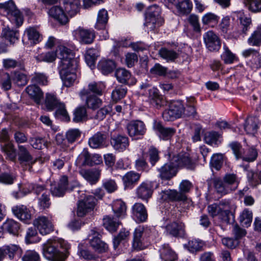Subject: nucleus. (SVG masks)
<instances>
[{
	"mask_svg": "<svg viewBox=\"0 0 261 261\" xmlns=\"http://www.w3.org/2000/svg\"><path fill=\"white\" fill-rule=\"evenodd\" d=\"M57 55L61 60L59 73L64 85L71 86L77 78L78 61L74 58L72 50L64 45H59L56 52L48 51L42 53L35 58L38 62L51 63L55 61Z\"/></svg>",
	"mask_w": 261,
	"mask_h": 261,
	"instance_id": "nucleus-1",
	"label": "nucleus"
},
{
	"mask_svg": "<svg viewBox=\"0 0 261 261\" xmlns=\"http://www.w3.org/2000/svg\"><path fill=\"white\" fill-rule=\"evenodd\" d=\"M69 248V245L63 239H50L43 245V254L49 260L64 261Z\"/></svg>",
	"mask_w": 261,
	"mask_h": 261,
	"instance_id": "nucleus-2",
	"label": "nucleus"
},
{
	"mask_svg": "<svg viewBox=\"0 0 261 261\" xmlns=\"http://www.w3.org/2000/svg\"><path fill=\"white\" fill-rule=\"evenodd\" d=\"M0 13L6 15L10 21L17 27L20 26L23 23L22 15L12 1L0 3Z\"/></svg>",
	"mask_w": 261,
	"mask_h": 261,
	"instance_id": "nucleus-3",
	"label": "nucleus"
},
{
	"mask_svg": "<svg viewBox=\"0 0 261 261\" xmlns=\"http://www.w3.org/2000/svg\"><path fill=\"white\" fill-rule=\"evenodd\" d=\"M230 202L229 200L223 199L207 206L208 213L212 217L218 216L221 219L227 217L230 212Z\"/></svg>",
	"mask_w": 261,
	"mask_h": 261,
	"instance_id": "nucleus-4",
	"label": "nucleus"
},
{
	"mask_svg": "<svg viewBox=\"0 0 261 261\" xmlns=\"http://www.w3.org/2000/svg\"><path fill=\"white\" fill-rule=\"evenodd\" d=\"M185 108L181 101H174L170 103L169 109L164 111L163 118L166 121H172L181 117L184 114Z\"/></svg>",
	"mask_w": 261,
	"mask_h": 261,
	"instance_id": "nucleus-5",
	"label": "nucleus"
},
{
	"mask_svg": "<svg viewBox=\"0 0 261 261\" xmlns=\"http://www.w3.org/2000/svg\"><path fill=\"white\" fill-rule=\"evenodd\" d=\"M99 236L100 234L97 229L93 228L90 231L88 239L92 248L98 253H102L107 250L108 247L107 244L100 240Z\"/></svg>",
	"mask_w": 261,
	"mask_h": 261,
	"instance_id": "nucleus-6",
	"label": "nucleus"
},
{
	"mask_svg": "<svg viewBox=\"0 0 261 261\" xmlns=\"http://www.w3.org/2000/svg\"><path fill=\"white\" fill-rule=\"evenodd\" d=\"M73 37L75 39L83 44L92 43L95 37L93 30L79 27L72 32Z\"/></svg>",
	"mask_w": 261,
	"mask_h": 261,
	"instance_id": "nucleus-7",
	"label": "nucleus"
},
{
	"mask_svg": "<svg viewBox=\"0 0 261 261\" xmlns=\"http://www.w3.org/2000/svg\"><path fill=\"white\" fill-rule=\"evenodd\" d=\"M96 200L91 195L84 197L83 199L79 200L76 214L79 217H83L87 213L93 209L95 205Z\"/></svg>",
	"mask_w": 261,
	"mask_h": 261,
	"instance_id": "nucleus-8",
	"label": "nucleus"
},
{
	"mask_svg": "<svg viewBox=\"0 0 261 261\" xmlns=\"http://www.w3.org/2000/svg\"><path fill=\"white\" fill-rule=\"evenodd\" d=\"M126 129L129 137L139 138L145 135L146 128L145 124L142 121L134 120L129 122L126 125Z\"/></svg>",
	"mask_w": 261,
	"mask_h": 261,
	"instance_id": "nucleus-9",
	"label": "nucleus"
},
{
	"mask_svg": "<svg viewBox=\"0 0 261 261\" xmlns=\"http://www.w3.org/2000/svg\"><path fill=\"white\" fill-rule=\"evenodd\" d=\"M33 224L42 235L49 234L54 230V226L51 221L44 216L36 218L33 222Z\"/></svg>",
	"mask_w": 261,
	"mask_h": 261,
	"instance_id": "nucleus-10",
	"label": "nucleus"
},
{
	"mask_svg": "<svg viewBox=\"0 0 261 261\" xmlns=\"http://www.w3.org/2000/svg\"><path fill=\"white\" fill-rule=\"evenodd\" d=\"M73 187L68 183V178L66 176H62L57 184L51 185L50 191L53 196L61 197L64 195L68 189L72 190Z\"/></svg>",
	"mask_w": 261,
	"mask_h": 261,
	"instance_id": "nucleus-11",
	"label": "nucleus"
},
{
	"mask_svg": "<svg viewBox=\"0 0 261 261\" xmlns=\"http://www.w3.org/2000/svg\"><path fill=\"white\" fill-rule=\"evenodd\" d=\"M167 234L174 237H182L185 234V224L180 221H173L165 227Z\"/></svg>",
	"mask_w": 261,
	"mask_h": 261,
	"instance_id": "nucleus-12",
	"label": "nucleus"
},
{
	"mask_svg": "<svg viewBox=\"0 0 261 261\" xmlns=\"http://www.w3.org/2000/svg\"><path fill=\"white\" fill-rule=\"evenodd\" d=\"M153 128L159 137L164 140H167L170 139L176 133L175 128L164 127L161 122L156 120L154 121Z\"/></svg>",
	"mask_w": 261,
	"mask_h": 261,
	"instance_id": "nucleus-13",
	"label": "nucleus"
},
{
	"mask_svg": "<svg viewBox=\"0 0 261 261\" xmlns=\"http://www.w3.org/2000/svg\"><path fill=\"white\" fill-rule=\"evenodd\" d=\"M206 47L210 51H217L221 46V43L217 35L213 31H208L203 36Z\"/></svg>",
	"mask_w": 261,
	"mask_h": 261,
	"instance_id": "nucleus-14",
	"label": "nucleus"
},
{
	"mask_svg": "<svg viewBox=\"0 0 261 261\" xmlns=\"http://www.w3.org/2000/svg\"><path fill=\"white\" fill-rule=\"evenodd\" d=\"M111 144L115 150L123 152L129 147V139L126 136L121 135L113 136L111 140Z\"/></svg>",
	"mask_w": 261,
	"mask_h": 261,
	"instance_id": "nucleus-15",
	"label": "nucleus"
},
{
	"mask_svg": "<svg viewBox=\"0 0 261 261\" xmlns=\"http://www.w3.org/2000/svg\"><path fill=\"white\" fill-rule=\"evenodd\" d=\"M159 176L163 180H169L174 177L177 172L176 167L173 162L165 164L158 169Z\"/></svg>",
	"mask_w": 261,
	"mask_h": 261,
	"instance_id": "nucleus-16",
	"label": "nucleus"
},
{
	"mask_svg": "<svg viewBox=\"0 0 261 261\" xmlns=\"http://www.w3.org/2000/svg\"><path fill=\"white\" fill-rule=\"evenodd\" d=\"M148 100L151 105L157 109L164 107L167 103L165 98L155 88H152L148 90Z\"/></svg>",
	"mask_w": 261,
	"mask_h": 261,
	"instance_id": "nucleus-17",
	"label": "nucleus"
},
{
	"mask_svg": "<svg viewBox=\"0 0 261 261\" xmlns=\"http://www.w3.org/2000/svg\"><path fill=\"white\" fill-rule=\"evenodd\" d=\"M160 11L159 8L156 5L151 6L148 9L145 25L150 31L153 30L155 28L156 17L159 15Z\"/></svg>",
	"mask_w": 261,
	"mask_h": 261,
	"instance_id": "nucleus-18",
	"label": "nucleus"
},
{
	"mask_svg": "<svg viewBox=\"0 0 261 261\" xmlns=\"http://www.w3.org/2000/svg\"><path fill=\"white\" fill-rule=\"evenodd\" d=\"M115 76L118 82L121 83L133 85L136 83V79L125 68L117 69L115 72Z\"/></svg>",
	"mask_w": 261,
	"mask_h": 261,
	"instance_id": "nucleus-19",
	"label": "nucleus"
},
{
	"mask_svg": "<svg viewBox=\"0 0 261 261\" xmlns=\"http://www.w3.org/2000/svg\"><path fill=\"white\" fill-rule=\"evenodd\" d=\"M101 171L98 169H82L80 175L91 185L95 184L99 180Z\"/></svg>",
	"mask_w": 261,
	"mask_h": 261,
	"instance_id": "nucleus-20",
	"label": "nucleus"
},
{
	"mask_svg": "<svg viewBox=\"0 0 261 261\" xmlns=\"http://www.w3.org/2000/svg\"><path fill=\"white\" fill-rule=\"evenodd\" d=\"M27 40V43L31 45L38 43L41 41V36L39 32L34 27L27 28L24 33L23 41Z\"/></svg>",
	"mask_w": 261,
	"mask_h": 261,
	"instance_id": "nucleus-21",
	"label": "nucleus"
},
{
	"mask_svg": "<svg viewBox=\"0 0 261 261\" xmlns=\"http://www.w3.org/2000/svg\"><path fill=\"white\" fill-rule=\"evenodd\" d=\"M161 198L163 200L172 201H185L187 196L185 194L178 192L176 190H168L163 191L161 193Z\"/></svg>",
	"mask_w": 261,
	"mask_h": 261,
	"instance_id": "nucleus-22",
	"label": "nucleus"
},
{
	"mask_svg": "<svg viewBox=\"0 0 261 261\" xmlns=\"http://www.w3.org/2000/svg\"><path fill=\"white\" fill-rule=\"evenodd\" d=\"M64 4L65 11L70 17L74 16L80 11V0H64Z\"/></svg>",
	"mask_w": 261,
	"mask_h": 261,
	"instance_id": "nucleus-23",
	"label": "nucleus"
},
{
	"mask_svg": "<svg viewBox=\"0 0 261 261\" xmlns=\"http://www.w3.org/2000/svg\"><path fill=\"white\" fill-rule=\"evenodd\" d=\"M152 193V186L150 182H143L137 189L138 197L144 200H147L148 198H150Z\"/></svg>",
	"mask_w": 261,
	"mask_h": 261,
	"instance_id": "nucleus-24",
	"label": "nucleus"
},
{
	"mask_svg": "<svg viewBox=\"0 0 261 261\" xmlns=\"http://www.w3.org/2000/svg\"><path fill=\"white\" fill-rule=\"evenodd\" d=\"M48 14L62 24H65L68 21V17L63 9L60 6L51 7L48 11Z\"/></svg>",
	"mask_w": 261,
	"mask_h": 261,
	"instance_id": "nucleus-25",
	"label": "nucleus"
},
{
	"mask_svg": "<svg viewBox=\"0 0 261 261\" xmlns=\"http://www.w3.org/2000/svg\"><path fill=\"white\" fill-rule=\"evenodd\" d=\"M173 160L176 162L174 163L176 167L185 166L190 169L194 168V163L187 153L179 154L177 156H174Z\"/></svg>",
	"mask_w": 261,
	"mask_h": 261,
	"instance_id": "nucleus-26",
	"label": "nucleus"
},
{
	"mask_svg": "<svg viewBox=\"0 0 261 261\" xmlns=\"http://www.w3.org/2000/svg\"><path fill=\"white\" fill-rule=\"evenodd\" d=\"M132 213L133 216L139 222H144L147 218L146 209L142 203H135L132 207Z\"/></svg>",
	"mask_w": 261,
	"mask_h": 261,
	"instance_id": "nucleus-27",
	"label": "nucleus"
},
{
	"mask_svg": "<svg viewBox=\"0 0 261 261\" xmlns=\"http://www.w3.org/2000/svg\"><path fill=\"white\" fill-rule=\"evenodd\" d=\"M107 139V135L105 133L97 132L89 139L88 143L90 147L96 149L103 146Z\"/></svg>",
	"mask_w": 261,
	"mask_h": 261,
	"instance_id": "nucleus-28",
	"label": "nucleus"
},
{
	"mask_svg": "<svg viewBox=\"0 0 261 261\" xmlns=\"http://www.w3.org/2000/svg\"><path fill=\"white\" fill-rule=\"evenodd\" d=\"M140 178V174L135 171L127 172L123 177L122 181L125 188H132Z\"/></svg>",
	"mask_w": 261,
	"mask_h": 261,
	"instance_id": "nucleus-29",
	"label": "nucleus"
},
{
	"mask_svg": "<svg viewBox=\"0 0 261 261\" xmlns=\"http://www.w3.org/2000/svg\"><path fill=\"white\" fill-rule=\"evenodd\" d=\"M14 214L21 221L29 223L31 218L29 210L24 205L16 206L12 208Z\"/></svg>",
	"mask_w": 261,
	"mask_h": 261,
	"instance_id": "nucleus-30",
	"label": "nucleus"
},
{
	"mask_svg": "<svg viewBox=\"0 0 261 261\" xmlns=\"http://www.w3.org/2000/svg\"><path fill=\"white\" fill-rule=\"evenodd\" d=\"M25 91L30 97L37 104H39L43 98V93L42 91L39 87L35 85L28 86Z\"/></svg>",
	"mask_w": 261,
	"mask_h": 261,
	"instance_id": "nucleus-31",
	"label": "nucleus"
},
{
	"mask_svg": "<svg viewBox=\"0 0 261 261\" xmlns=\"http://www.w3.org/2000/svg\"><path fill=\"white\" fill-rule=\"evenodd\" d=\"M242 55L245 58H251V59L248 62V64L252 68H256L253 65V63L255 62L257 63L258 61L261 59L259 51L252 48L243 50Z\"/></svg>",
	"mask_w": 261,
	"mask_h": 261,
	"instance_id": "nucleus-32",
	"label": "nucleus"
},
{
	"mask_svg": "<svg viewBox=\"0 0 261 261\" xmlns=\"http://www.w3.org/2000/svg\"><path fill=\"white\" fill-rule=\"evenodd\" d=\"M160 257L164 261H174L177 255L168 244H164L160 249Z\"/></svg>",
	"mask_w": 261,
	"mask_h": 261,
	"instance_id": "nucleus-33",
	"label": "nucleus"
},
{
	"mask_svg": "<svg viewBox=\"0 0 261 261\" xmlns=\"http://www.w3.org/2000/svg\"><path fill=\"white\" fill-rule=\"evenodd\" d=\"M258 119L256 117H248L244 123V129L246 132L250 135L255 134L258 129Z\"/></svg>",
	"mask_w": 261,
	"mask_h": 261,
	"instance_id": "nucleus-34",
	"label": "nucleus"
},
{
	"mask_svg": "<svg viewBox=\"0 0 261 261\" xmlns=\"http://www.w3.org/2000/svg\"><path fill=\"white\" fill-rule=\"evenodd\" d=\"M18 160L22 165L33 164L35 162L25 147L20 145L18 146Z\"/></svg>",
	"mask_w": 261,
	"mask_h": 261,
	"instance_id": "nucleus-35",
	"label": "nucleus"
},
{
	"mask_svg": "<svg viewBox=\"0 0 261 261\" xmlns=\"http://www.w3.org/2000/svg\"><path fill=\"white\" fill-rule=\"evenodd\" d=\"M112 210L115 216L118 219L123 218L126 215V206L125 203L121 200L114 201Z\"/></svg>",
	"mask_w": 261,
	"mask_h": 261,
	"instance_id": "nucleus-36",
	"label": "nucleus"
},
{
	"mask_svg": "<svg viewBox=\"0 0 261 261\" xmlns=\"http://www.w3.org/2000/svg\"><path fill=\"white\" fill-rule=\"evenodd\" d=\"M110 216H106L103 218V225L104 227L110 232H115L117 230L120 222L117 219Z\"/></svg>",
	"mask_w": 261,
	"mask_h": 261,
	"instance_id": "nucleus-37",
	"label": "nucleus"
},
{
	"mask_svg": "<svg viewBox=\"0 0 261 261\" xmlns=\"http://www.w3.org/2000/svg\"><path fill=\"white\" fill-rule=\"evenodd\" d=\"M258 156V150L255 146H248L244 151L242 159L247 162L255 161Z\"/></svg>",
	"mask_w": 261,
	"mask_h": 261,
	"instance_id": "nucleus-38",
	"label": "nucleus"
},
{
	"mask_svg": "<svg viewBox=\"0 0 261 261\" xmlns=\"http://www.w3.org/2000/svg\"><path fill=\"white\" fill-rule=\"evenodd\" d=\"M108 12L105 9H101L98 12L96 22L95 25V29L97 30L104 29L108 20Z\"/></svg>",
	"mask_w": 261,
	"mask_h": 261,
	"instance_id": "nucleus-39",
	"label": "nucleus"
},
{
	"mask_svg": "<svg viewBox=\"0 0 261 261\" xmlns=\"http://www.w3.org/2000/svg\"><path fill=\"white\" fill-rule=\"evenodd\" d=\"M115 67V63L112 60L103 59L98 64V69L104 74H107L112 72Z\"/></svg>",
	"mask_w": 261,
	"mask_h": 261,
	"instance_id": "nucleus-40",
	"label": "nucleus"
},
{
	"mask_svg": "<svg viewBox=\"0 0 261 261\" xmlns=\"http://www.w3.org/2000/svg\"><path fill=\"white\" fill-rule=\"evenodd\" d=\"M2 229L4 231L16 235L19 229V224L18 222L12 219H8L3 223Z\"/></svg>",
	"mask_w": 261,
	"mask_h": 261,
	"instance_id": "nucleus-41",
	"label": "nucleus"
},
{
	"mask_svg": "<svg viewBox=\"0 0 261 261\" xmlns=\"http://www.w3.org/2000/svg\"><path fill=\"white\" fill-rule=\"evenodd\" d=\"M6 255L7 254L10 259L14 258L15 255L20 256L22 254L21 249L17 245L10 244L3 246Z\"/></svg>",
	"mask_w": 261,
	"mask_h": 261,
	"instance_id": "nucleus-42",
	"label": "nucleus"
},
{
	"mask_svg": "<svg viewBox=\"0 0 261 261\" xmlns=\"http://www.w3.org/2000/svg\"><path fill=\"white\" fill-rule=\"evenodd\" d=\"M253 218V214L248 209H244L239 217V221L244 227H248L250 225Z\"/></svg>",
	"mask_w": 261,
	"mask_h": 261,
	"instance_id": "nucleus-43",
	"label": "nucleus"
},
{
	"mask_svg": "<svg viewBox=\"0 0 261 261\" xmlns=\"http://www.w3.org/2000/svg\"><path fill=\"white\" fill-rule=\"evenodd\" d=\"M245 7L253 13L261 12V0H243Z\"/></svg>",
	"mask_w": 261,
	"mask_h": 261,
	"instance_id": "nucleus-44",
	"label": "nucleus"
},
{
	"mask_svg": "<svg viewBox=\"0 0 261 261\" xmlns=\"http://www.w3.org/2000/svg\"><path fill=\"white\" fill-rule=\"evenodd\" d=\"M76 164L79 166L91 165V155L86 149H84L79 154L76 160Z\"/></svg>",
	"mask_w": 261,
	"mask_h": 261,
	"instance_id": "nucleus-45",
	"label": "nucleus"
},
{
	"mask_svg": "<svg viewBox=\"0 0 261 261\" xmlns=\"http://www.w3.org/2000/svg\"><path fill=\"white\" fill-rule=\"evenodd\" d=\"M2 36L11 43H14L18 40V32L7 27L3 29Z\"/></svg>",
	"mask_w": 261,
	"mask_h": 261,
	"instance_id": "nucleus-46",
	"label": "nucleus"
},
{
	"mask_svg": "<svg viewBox=\"0 0 261 261\" xmlns=\"http://www.w3.org/2000/svg\"><path fill=\"white\" fill-rule=\"evenodd\" d=\"M204 243L199 239H192L190 240L186 247L188 250L192 253L200 251L202 249Z\"/></svg>",
	"mask_w": 261,
	"mask_h": 261,
	"instance_id": "nucleus-47",
	"label": "nucleus"
},
{
	"mask_svg": "<svg viewBox=\"0 0 261 261\" xmlns=\"http://www.w3.org/2000/svg\"><path fill=\"white\" fill-rule=\"evenodd\" d=\"M214 185L217 192L221 195H225L232 190L231 188L219 179L216 178L214 180Z\"/></svg>",
	"mask_w": 261,
	"mask_h": 261,
	"instance_id": "nucleus-48",
	"label": "nucleus"
},
{
	"mask_svg": "<svg viewBox=\"0 0 261 261\" xmlns=\"http://www.w3.org/2000/svg\"><path fill=\"white\" fill-rule=\"evenodd\" d=\"M159 54L161 58L167 61H173L178 57V54L175 51L165 47L161 48Z\"/></svg>",
	"mask_w": 261,
	"mask_h": 261,
	"instance_id": "nucleus-49",
	"label": "nucleus"
},
{
	"mask_svg": "<svg viewBox=\"0 0 261 261\" xmlns=\"http://www.w3.org/2000/svg\"><path fill=\"white\" fill-rule=\"evenodd\" d=\"M193 7V5L190 0H184L176 5L178 12L181 14H189Z\"/></svg>",
	"mask_w": 261,
	"mask_h": 261,
	"instance_id": "nucleus-50",
	"label": "nucleus"
},
{
	"mask_svg": "<svg viewBox=\"0 0 261 261\" xmlns=\"http://www.w3.org/2000/svg\"><path fill=\"white\" fill-rule=\"evenodd\" d=\"M2 149L10 160H13L16 156V150L11 142H8L2 145Z\"/></svg>",
	"mask_w": 261,
	"mask_h": 261,
	"instance_id": "nucleus-51",
	"label": "nucleus"
},
{
	"mask_svg": "<svg viewBox=\"0 0 261 261\" xmlns=\"http://www.w3.org/2000/svg\"><path fill=\"white\" fill-rule=\"evenodd\" d=\"M96 50L95 49L90 48L87 50L85 55L86 62L91 68L95 67L96 60Z\"/></svg>",
	"mask_w": 261,
	"mask_h": 261,
	"instance_id": "nucleus-52",
	"label": "nucleus"
},
{
	"mask_svg": "<svg viewBox=\"0 0 261 261\" xmlns=\"http://www.w3.org/2000/svg\"><path fill=\"white\" fill-rule=\"evenodd\" d=\"M38 204L39 208L44 210L48 208L51 204L49 194L47 192H43L41 196L38 198Z\"/></svg>",
	"mask_w": 261,
	"mask_h": 261,
	"instance_id": "nucleus-53",
	"label": "nucleus"
},
{
	"mask_svg": "<svg viewBox=\"0 0 261 261\" xmlns=\"http://www.w3.org/2000/svg\"><path fill=\"white\" fill-rule=\"evenodd\" d=\"M127 92V89L122 86L116 87L112 91V98L115 101H117L123 98Z\"/></svg>",
	"mask_w": 261,
	"mask_h": 261,
	"instance_id": "nucleus-54",
	"label": "nucleus"
},
{
	"mask_svg": "<svg viewBox=\"0 0 261 261\" xmlns=\"http://www.w3.org/2000/svg\"><path fill=\"white\" fill-rule=\"evenodd\" d=\"M55 95L47 93L46 95L45 106L48 110H53L61 103Z\"/></svg>",
	"mask_w": 261,
	"mask_h": 261,
	"instance_id": "nucleus-55",
	"label": "nucleus"
},
{
	"mask_svg": "<svg viewBox=\"0 0 261 261\" xmlns=\"http://www.w3.org/2000/svg\"><path fill=\"white\" fill-rule=\"evenodd\" d=\"M247 42L251 46L261 45V33L256 29L248 38Z\"/></svg>",
	"mask_w": 261,
	"mask_h": 261,
	"instance_id": "nucleus-56",
	"label": "nucleus"
},
{
	"mask_svg": "<svg viewBox=\"0 0 261 261\" xmlns=\"http://www.w3.org/2000/svg\"><path fill=\"white\" fill-rule=\"evenodd\" d=\"M25 240L27 244L35 243L40 241V239L37 236V232L36 229L30 228L28 229Z\"/></svg>",
	"mask_w": 261,
	"mask_h": 261,
	"instance_id": "nucleus-57",
	"label": "nucleus"
},
{
	"mask_svg": "<svg viewBox=\"0 0 261 261\" xmlns=\"http://www.w3.org/2000/svg\"><path fill=\"white\" fill-rule=\"evenodd\" d=\"M228 146L231 149L236 159H242L244 150L241 144L238 142H232Z\"/></svg>",
	"mask_w": 261,
	"mask_h": 261,
	"instance_id": "nucleus-58",
	"label": "nucleus"
},
{
	"mask_svg": "<svg viewBox=\"0 0 261 261\" xmlns=\"http://www.w3.org/2000/svg\"><path fill=\"white\" fill-rule=\"evenodd\" d=\"M56 108L57 110L55 112V115L57 117H60L61 119L65 121H69L70 120V117L65 108V105L64 103H59Z\"/></svg>",
	"mask_w": 261,
	"mask_h": 261,
	"instance_id": "nucleus-59",
	"label": "nucleus"
},
{
	"mask_svg": "<svg viewBox=\"0 0 261 261\" xmlns=\"http://www.w3.org/2000/svg\"><path fill=\"white\" fill-rule=\"evenodd\" d=\"M12 78L13 82L18 86H24L28 82L26 75L18 72H14Z\"/></svg>",
	"mask_w": 261,
	"mask_h": 261,
	"instance_id": "nucleus-60",
	"label": "nucleus"
},
{
	"mask_svg": "<svg viewBox=\"0 0 261 261\" xmlns=\"http://www.w3.org/2000/svg\"><path fill=\"white\" fill-rule=\"evenodd\" d=\"M105 85L102 83L93 82L88 85V90L90 92L97 95H101L102 91L105 89Z\"/></svg>",
	"mask_w": 261,
	"mask_h": 261,
	"instance_id": "nucleus-61",
	"label": "nucleus"
},
{
	"mask_svg": "<svg viewBox=\"0 0 261 261\" xmlns=\"http://www.w3.org/2000/svg\"><path fill=\"white\" fill-rule=\"evenodd\" d=\"M211 166L216 170H219L223 163V156L221 153H216L214 154L211 158Z\"/></svg>",
	"mask_w": 261,
	"mask_h": 261,
	"instance_id": "nucleus-62",
	"label": "nucleus"
},
{
	"mask_svg": "<svg viewBox=\"0 0 261 261\" xmlns=\"http://www.w3.org/2000/svg\"><path fill=\"white\" fill-rule=\"evenodd\" d=\"M129 235V232L125 229L121 230L118 235L113 239V246L116 249L121 241L127 239Z\"/></svg>",
	"mask_w": 261,
	"mask_h": 261,
	"instance_id": "nucleus-63",
	"label": "nucleus"
},
{
	"mask_svg": "<svg viewBox=\"0 0 261 261\" xmlns=\"http://www.w3.org/2000/svg\"><path fill=\"white\" fill-rule=\"evenodd\" d=\"M87 116L86 108L84 107L77 108L74 112L73 120L75 122L83 121Z\"/></svg>",
	"mask_w": 261,
	"mask_h": 261,
	"instance_id": "nucleus-64",
	"label": "nucleus"
}]
</instances>
